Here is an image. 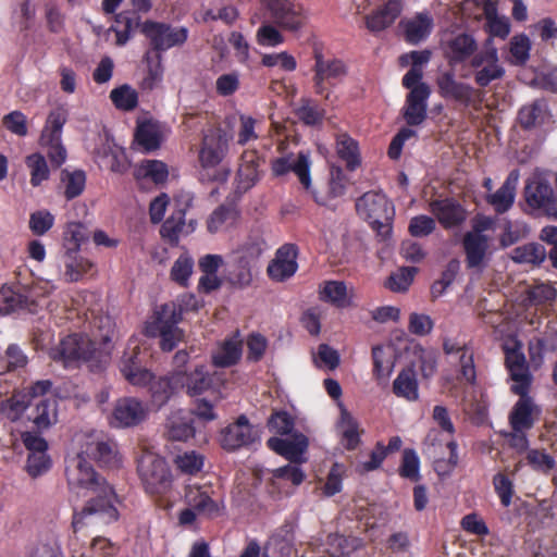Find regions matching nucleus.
I'll return each mask as SVG.
<instances>
[{
    "instance_id": "nucleus-55",
    "label": "nucleus",
    "mask_w": 557,
    "mask_h": 557,
    "mask_svg": "<svg viewBox=\"0 0 557 557\" xmlns=\"http://www.w3.org/2000/svg\"><path fill=\"white\" fill-rule=\"evenodd\" d=\"M62 182L65 185V197L70 200L76 198L83 193L86 183V175L79 170L73 172L63 171Z\"/></svg>"
},
{
    "instance_id": "nucleus-2",
    "label": "nucleus",
    "mask_w": 557,
    "mask_h": 557,
    "mask_svg": "<svg viewBox=\"0 0 557 557\" xmlns=\"http://www.w3.org/2000/svg\"><path fill=\"white\" fill-rule=\"evenodd\" d=\"M97 323L98 334L94 339L77 334L70 335L58 347L50 349V358L61 361L66 368L79 361L89 362L90 368L107 364L116 334L115 325L110 317H99Z\"/></svg>"
},
{
    "instance_id": "nucleus-22",
    "label": "nucleus",
    "mask_w": 557,
    "mask_h": 557,
    "mask_svg": "<svg viewBox=\"0 0 557 557\" xmlns=\"http://www.w3.org/2000/svg\"><path fill=\"white\" fill-rule=\"evenodd\" d=\"M429 210L444 228L458 227L467 219V211L451 198L431 201Z\"/></svg>"
},
{
    "instance_id": "nucleus-54",
    "label": "nucleus",
    "mask_w": 557,
    "mask_h": 557,
    "mask_svg": "<svg viewBox=\"0 0 557 557\" xmlns=\"http://www.w3.org/2000/svg\"><path fill=\"white\" fill-rule=\"evenodd\" d=\"M103 159L106 160L107 166L112 172L122 174L129 168L125 151L120 147H103Z\"/></svg>"
},
{
    "instance_id": "nucleus-13",
    "label": "nucleus",
    "mask_w": 557,
    "mask_h": 557,
    "mask_svg": "<svg viewBox=\"0 0 557 557\" xmlns=\"http://www.w3.org/2000/svg\"><path fill=\"white\" fill-rule=\"evenodd\" d=\"M79 454H83L85 458L94 459L101 466L109 468H115L121 463L116 443L103 436H88Z\"/></svg>"
},
{
    "instance_id": "nucleus-17",
    "label": "nucleus",
    "mask_w": 557,
    "mask_h": 557,
    "mask_svg": "<svg viewBox=\"0 0 557 557\" xmlns=\"http://www.w3.org/2000/svg\"><path fill=\"white\" fill-rule=\"evenodd\" d=\"M144 33L150 39L157 50H166L174 46L183 45L187 39V28L171 27L165 24L147 22Z\"/></svg>"
},
{
    "instance_id": "nucleus-37",
    "label": "nucleus",
    "mask_w": 557,
    "mask_h": 557,
    "mask_svg": "<svg viewBox=\"0 0 557 557\" xmlns=\"http://www.w3.org/2000/svg\"><path fill=\"white\" fill-rule=\"evenodd\" d=\"M238 334L222 342L212 354V362L215 367H231L242 357L243 345Z\"/></svg>"
},
{
    "instance_id": "nucleus-31",
    "label": "nucleus",
    "mask_w": 557,
    "mask_h": 557,
    "mask_svg": "<svg viewBox=\"0 0 557 557\" xmlns=\"http://www.w3.org/2000/svg\"><path fill=\"white\" fill-rule=\"evenodd\" d=\"M492 237L479 233H466L462 239L466 261L469 268H480L490 250Z\"/></svg>"
},
{
    "instance_id": "nucleus-5",
    "label": "nucleus",
    "mask_w": 557,
    "mask_h": 557,
    "mask_svg": "<svg viewBox=\"0 0 557 557\" xmlns=\"http://www.w3.org/2000/svg\"><path fill=\"white\" fill-rule=\"evenodd\" d=\"M182 310L175 302H168L156 309L152 321L146 325L148 336H160L161 348L171 351L182 341L183 332L177 327Z\"/></svg>"
},
{
    "instance_id": "nucleus-51",
    "label": "nucleus",
    "mask_w": 557,
    "mask_h": 557,
    "mask_svg": "<svg viewBox=\"0 0 557 557\" xmlns=\"http://www.w3.org/2000/svg\"><path fill=\"white\" fill-rule=\"evenodd\" d=\"M194 259L188 253H182L173 263L170 277L181 286H187L193 274Z\"/></svg>"
},
{
    "instance_id": "nucleus-59",
    "label": "nucleus",
    "mask_w": 557,
    "mask_h": 557,
    "mask_svg": "<svg viewBox=\"0 0 557 557\" xmlns=\"http://www.w3.org/2000/svg\"><path fill=\"white\" fill-rule=\"evenodd\" d=\"M236 215L237 211L234 207L220 206L208 220L209 232L215 233L220 231L225 223L233 222Z\"/></svg>"
},
{
    "instance_id": "nucleus-34",
    "label": "nucleus",
    "mask_w": 557,
    "mask_h": 557,
    "mask_svg": "<svg viewBox=\"0 0 557 557\" xmlns=\"http://www.w3.org/2000/svg\"><path fill=\"white\" fill-rule=\"evenodd\" d=\"M519 400L513 406L509 421L512 431H527L534 424V414L539 413L537 407L528 394H518Z\"/></svg>"
},
{
    "instance_id": "nucleus-14",
    "label": "nucleus",
    "mask_w": 557,
    "mask_h": 557,
    "mask_svg": "<svg viewBox=\"0 0 557 557\" xmlns=\"http://www.w3.org/2000/svg\"><path fill=\"white\" fill-rule=\"evenodd\" d=\"M438 94L449 100L459 102L462 106H471L475 101L478 90L468 83L460 82L451 71L443 72L436 79Z\"/></svg>"
},
{
    "instance_id": "nucleus-43",
    "label": "nucleus",
    "mask_w": 557,
    "mask_h": 557,
    "mask_svg": "<svg viewBox=\"0 0 557 557\" xmlns=\"http://www.w3.org/2000/svg\"><path fill=\"white\" fill-rule=\"evenodd\" d=\"M337 156L346 163L348 170L354 171L360 165L358 143L348 134H339L336 138Z\"/></svg>"
},
{
    "instance_id": "nucleus-7",
    "label": "nucleus",
    "mask_w": 557,
    "mask_h": 557,
    "mask_svg": "<svg viewBox=\"0 0 557 557\" xmlns=\"http://www.w3.org/2000/svg\"><path fill=\"white\" fill-rule=\"evenodd\" d=\"M69 112L63 106L52 109L41 131L39 144L46 149L51 164L61 166L66 160V149L62 144V131L67 121Z\"/></svg>"
},
{
    "instance_id": "nucleus-61",
    "label": "nucleus",
    "mask_w": 557,
    "mask_h": 557,
    "mask_svg": "<svg viewBox=\"0 0 557 557\" xmlns=\"http://www.w3.org/2000/svg\"><path fill=\"white\" fill-rule=\"evenodd\" d=\"M420 459L413 449H405L399 473L403 478L418 481L420 478Z\"/></svg>"
},
{
    "instance_id": "nucleus-18",
    "label": "nucleus",
    "mask_w": 557,
    "mask_h": 557,
    "mask_svg": "<svg viewBox=\"0 0 557 557\" xmlns=\"http://www.w3.org/2000/svg\"><path fill=\"white\" fill-rule=\"evenodd\" d=\"M263 160L255 150L245 151L240 157V163L235 177V193L238 196L251 189L260 180V165Z\"/></svg>"
},
{
    "instance_id": "nucleus-58",
    "label": "nucleus",
    "mask_w": 557,
    "mask_h": 557,
    "mask_svg": "<svg viewBox=\"0 0 557 557\" xmlns=\"http://www.w3.org/2000/svg\"><path fill=\"white\" fill-rule=\"evenodd\" d=\"M174 461L177 468L187 474H195L203 467V457L194 450L177 455Z\"/></svg>"
},
{
    "instance_id": "nucleus-45",
    "label": "nucleus",
    "mask_w": 557,
    "mask_h": 557,
    "mask_svg": "<svg viewBox=\"0 0 557 557\" xmlns=\"http://www.w3.org/2000/svg\"><path fill=\"white\" fill-rule=\"evenodd\" d=\"M184 388L190 396L200 395L212 385V376L205 367H196L190 373L183 372Z\"/></svg>"
},
{
    "instance_id": "nucleus-47",
    "label": "nucleus",
    "mask_w": 557,
    "mask_h": 557,
    "mask_svg": "<svg viewBox=\"0 0 557 557\" xmlns=\"http://www.w3.org/2000/svg\"><path fill=\"white\" fill-rule=\"evenodd\" d=\"M136 140L146 151H152L161 145V132L160 126L151 121H146L138 124L136 134Z\"/></svg>"
},
{
    "instance_id": "nucleus-38",
    "label": "nucleus",
    "mask_w": 557,
    "mask_h": 557,
    "mask_svg": "<svg viewBox=\"0 0 557 557\" xmlns=\"http://www.w3.org/2000/svg\"><path fill=\"white\" fill-rule=\"evenodd\" d=\"M64 267L62 276L65 282L73 283L79 281L84 274L92 268V263L79 256L77 251L67 249L61 258Z\"/></svg>"
},
{
    "instance_id": "nucleus-30",
    "label": "nucleus",
    "mask_w": 557,
    "mask_h": 557,
    "mask_svg": "<svg viewBox=\"0 0 557 557\" xmlns=\"http://www.w3.org/2000/svg\"><path fill=\"white\" fill-rule=\"evenodd\" d=\"M184 388V375L181 371H173L169 376L152 379L149 384L151 397L159 406L165 404L177 391Z\"/></svg>"
},
{
    "instance_id": "nucleus-60",
    "label": "nucleus",
    "mask_w": 557,
    "mask_h": 557,
    "mask_svg": "<svg viewBox=\"0 0 557 557\" xmlns=\"http://www.w3.org/2000/svg\"><path fill=\"white\" fill-rule=\"evenodd\" d=\"M238 120L239 126L237 131V144L245 146L252 140H257L259 137L256 129L258 121L245 114H240Z\"/></svg>"
},
{
    "instance_id": "nucleus-33",
    "label": "nucleus",
    "mask_w": 557,
    "mask_h": 557,
    "mask_svg": "<svg viewBox=\"0 0 557 557\" xmlns=\"http://www.w3.org/2000/svg\"><path fill=\"white\" fill-rule=\"evenodd\" d=\"M139 349L136 347L129 356H124L121 361L120 370L129 384L138 387L149 386L153 374L140 366L137 359Z\"/></svg>"
},
{
    "instance_id": "nucleus-26",
    "label": "nucleus",
    "mask_w": 557,
    "mask_h": 557,
    "mask_svg": "<svg viewBox=\"0 0 557 557\" xmlns=\"http://www.w3.org/2000/svg\"><path fill=\"white\" fill-rule=\"evenodd\" d=\"M267 444L271 450L285 457L292 463H300L304 461L302 455L308 448V438L301 433H296L288 438L271 437Z\"/></svg>"
},
{
    "instance_id": "nucleus-46",
    "label": "nucleus",
    "mask_w": 557,
    "mask_h": 557,
    "mask_svg": "<svg viewBox=\"0 0 557 557\" xmlns=\"http://www.w3.org/2000/svg\"><path fill=\"white\" fill-rule=\"evenodd\" d=\"M32 419L38 429H48L54 424L58 421L57 400L54 398L39 400L35 405Z\"/></svg>"
},
{
    "instance_id": "nucleus-15",
    "label": "nucleus",
    "mask_w": 557,
    "mask_h": 557,
    "mask_svg": "<svg viewBox=\"0 0 557 557\" xmlns=\"http://www.w3.org/2000/svg\"><path fill=\"white\" fill-rule=\"evenodd\" d=\"M147 414L148 409L140 400L123 397L115 403L110 423L115 428H131L143 422Z\"/></svg>"
},
{
    "instance_id": "nucleus-48",
    "label": "nucleus",
    "mask_w": 557,
    "mask_h": 557,
    "mask_svg": "<svg viewBox=\"0 0 557 557\" xmlns=\"http://www.w3.org/2000/svg\"><path fill=\"white\" fill-rule=\"evenodd\" d=\"M394 393L408 400H416L418 398V383L416 373L412 369L403 370L393 383Z\"/></svg>"
},
{
    "instance_id": "nucleus-23",
    "label": "nucleus",
    "mask_w": 557,
    "mask_h": 557,
    "mask_svg": "<svg viewBox=\"0 0 557 557\" xmlns=\"http://www.w3.org/2000/svg\"><path fill=\"white\" fill-rule=\"evenodd\" d=\"M443 350L447 356L456 359L459 366L461 379L468 383H473L476 377L473 351L466 345L455 338L445 337Z\"/></svg>"
},
{
    "instance_id": "nucleus-8",
    "label": "nucleus",
    "mask_w": 557,
    "mask_h": 557,
    "mask_svg": "<svg viewBox=\"0 0 557 557\" xmlns=\"http://www.w3.org/2000/svg\"><path fill=\"white\" fill-rule=\"evenodd\" d=\"M523 194L527 205L532 210L557 219V197L549 182L541 173H534L527 180Z\"/></svg>"
},
{
    "instance_id": "nucleus-40",
    "label": "nucleus",
    "mask_w": 557,
    "mask_h": 557,
    "mask_svg": "<svg viewBox=\"0 0 557 557\" xmlns=\"http://www.w3.org/2000/svg\"><path fill=\"white\" fill-rule=\"evenodd\" d=\"M320 299L338 308L349 307L352 295L342 281H327L320 286Z\"/></svg>"
},
{
    "instance_id": "nucleus-63",
    "label": "nucleus",
    "mask_w": 557,
    "mask_h": 557,
    "mask_svg": "<svg viewBox=\"0 0 557 557\" xmlns=\"http://www.w3.org/2000/svg\"><path fill=\"white\" fill-rule=\"evenodd\" d=\"M557 292L549 284H539L528 290V300L533 306H541L553 302Z\"/></svg>"
},
{
    "instance_id": "nucleus-12",
    "label": "nucleus",
    "mask_w": 557,
    "mask_h": 557,
    "mask_svg": "<svg viewBox=\"0 0 557 557\" xmlns=\"http://www.w3.org/2000/svg\"><path fill=\"white\" fill-rule=\"evenodd\" d=\"M310 168V154L305 151H300L297 156L287 154L271 161V171L274 176L278 177L294 172L306 189L311 186Z\"/></svg>"
},
{
    "instance_id": "nucleus-52",
    "label": "nucleus",
    "mask_w": 557,
    "mask_h": 557,
    "mask_svg": "<svg viewBox=\"0 0 557 557\" xmlns=\"http://www.w3.org/2000/svg\"><path fill=\"white\" fill-rule=\"evenodd\" d=\"M26 165L30 174V184L34 187L39 186L49 178V168L45 157L40 153H33L26 158Z\"/></svg>"
},
{
    "instance_id": "nucleus-36",
    "label": "nucleus",
    "mask_w": 557,
    "mask_h": 557,
    "mask_svg": "<svg viewBox=\"0 0 557 557\" xmlns=\"http://www.w3.org/2000/svg\"><path fill=\"white\" fill-rule=\"evenodd\" d=\"M403 11L399 0H389L381 9L366 17L367 28L372 32H381L391 26Z\"/></svg>"
},
{
    "instance_id": "nucleus-39",
    "label": "nucleus",
    "mask_w": 557,
    "mask_h": 557,
    "mask_svg": "<svg viewBox=\"0 0 557 557\" xmlns=\"http://www.w3.org/2000/svg\"><path fill=\"white\" fill-rule=\"evenodd\" d=\"M362 545V540L358 537L332 534L327 539V548L322 557H351Z\"/></svg>"
},
{
    "instance_id": "nucleus-35",
    "label": "nucleus",
    "mask_w": 557,
    "mask_h": 557,
    "mask_svg": "<svg viewBox=\"0 0 557 557\" xmlns=\"http://www.w3.org/2000/svg\"><path fill=\"white\" fill-rule=\"evenodd\" d=\"M446 448L449 450V457L447 460L440 458L438 445L435 443V435L432 433L428 435L425 454L433 459L434 470L438 474L449 473L458 462L457 444L449 440L446 443Z\"/></svg>"
},
{
    "instance_id": "nucleus-57",
    "label": "nucleus",
    "mask_w": 557,
    "mask_h": 557,
    "mask_svg": "<svg viewBox=\"0 0 557 557\" xmlns=\"http://www.w3.org/2000/svg\"><path fill=\"white\" fill-rule=\"evenodd\" d=\"M416 272V268H401L387 278L385 285L393 292H405L411 285Z\"/></svg>"
},
{
    "instance_id": "nucleus-11",
    "label": "nucleus",
    "mask_w": 557,
    "mask_h": 557,
    "mask_svg": "<svg viewBox=\"0 0 557 557\" xmlns=\"http://www.w3.org/2000/svg\"><path fill=\"white\" fill-rule=\"evenodd\" d=\"M313 59V83L317 94L322 95L326 90V84L334 85L347 74V67L342 60L324 55L321 49H314Z\"/></svg>"
},
{
    "instance_id": "nucleus-4",
    "label": "nucleus",
    "mask_w": 557,
    "mask_h": 557,
    "mask_svg": "<svg viewBox=\"0 0 557 557\" xmlns=\"http://www.w3.org/2000/svg\"><path fill=\"white\" fill-rule=\"evenodd\" d=\"M137 472L149 494H165L172 486V473L166 461L149 447H140Z\"/></svg>"
},
{
    "instance_id": "nucleus-1",
    "label": "nucleus",
    "mask_w": 557,
    "mask_h": 557,
    "mask_svg": "<svg viewBox=\"0 0 557 557\" xmlns=\"http://www.w3.org/2000/svg\"><path fill=\"white\" fill-rule=\"evenodd\" d=\"M66 478L70 488L78 496H86L88 493L95 495L74 515V532L85 528L97 529L117 520L116 496L113 488L99 478L83 454L78 453L69 461Z\"/></svg>"
},
{
    "instance_id": "nucleus-44",
    "label": "nucleus",
    "mask_w": 557,
    "mask_h": 557,
    "mask_svg": "<svg viewBox=\"0 0 557 557\" xmlns=\"http://www.w3.org/2000/svg\"><path fill=\"white\" fill-rule=\"evenodd\" d=\"M337 429L342 435L343 445L347 449H355L360 441L359 424L345 408H342Z\"/></svg>"
},
{
    "instance_id": "nucleus-64",
    "label": "nucleus",
    "mask_w": 557,
    "mask_h": 557,
    "mask_svg": "<svg viewBox=\"0 0 557 557\" xmlns=\"http://www.w3.org/2000/svg\"><path fill=\"white\" fill-rule=\"evenodd\" d=\"M110 98L119 109L132 110L137 106V94L128 86L113 89Z\"/></svg>"
},
{
    "instance_id": "nucleus-16",
    "label": "nucleus",
    "mask_w": 557,
    "mask_h": 557,
    "mask_svg": "<svg viewBox=\"0 0 557 557\" xmlns=\"http://www.w3.org/2000/svg\"><path fill=\"white\" fill-rule=\"evenodd\" d=\"M517 122L522 129L534 131L550 125L554 121L547 101L539 98L519 109Z\"/></svg>"
},
{
    "instance_id": "nucleus-32",
    "label": "nucleus",
    "mask_w": 557,
    "mask_h": 557,
    "mask_svg": "<svg viewBox=\"0 0 557 557\" xmlns=\"http://www.w3.org/2000/svg\"><path fill=\"white\" fill-rule=\"evenodd\" d=\"M400 25L404 28L406 40L412 45H417L429 37L433 29L434 22L431 14L424 11L401 21Z\"/></svg>"
},
{
    "instance_id": "nucleus-50",
    "label": "nucleus",
    "mask_w": 557,
    "mask_h": 557,
    "mask_svg": "<svg viewBox=\"0 0 557 557\" xmlns=\"http://www.w3.org/2000/svg\"><path fill=\"white\" fill-rule=\"evenodd\" d=\"M546 251L539 244H528L517 247L512 250L511 259L516 263H533L539 264L544 261Z\"/></svg>"
},
{
    "instance_id": "nucleus-49",
    "label": "nucleus",
    "mask_w": 557,
    "mask_h": 557,
    "mask_svg": "<svg viewBox=\"0 0 557 557\" xmlns=\"http://www.w3.org/2000/svg\"><path fill=\"white\" fill-rule=\"evenodd\" d=\"M169 175L168 166L159 160L144 161L136 170L137 178H149L154 184H161L166 181Z\"/></svg>"
},
{
    "instance_id": "nucleus-27",
    "label": "nucleus",
    "mask_w": 557,
    "mask_h": 557,
    "mask_svg": "<svg viewBox=\"0 0 557 557\" xmlns=\"http://www.w3.org/2000/svg\"><path fill=\"white\" fill-rule=\"evenodd\" d=\"M297 248L294 245L282 246L275 255L274 260L268 267V273L274 281L282 282L295 274L297 271Z\"/></svg>"
},
{
    "instance_id": "nucleus-9",
    "label": "nucleus",
    "mask_w": 557,
    "mask_h": 557,
    "mask_svg": "<svg viewBox=\"0 0 557 557\" xmlns=\"http://www.w3.org/2000/svg\"><path fill=\"white\" fill-rule=\"evenodd\" d=\"M233 135L222 127H211L203 133L199 162L203 169L218 166L228 153Z\"/></svg>"
},
{
    "instance_id": "nucleus-25",
    "label": "nucleus",
    "mask_w": 557,
    "mask_h": 557,
    "mask_svg": "<svg viewBox=\"0 0 557 557\" xmlns=\"http://www.w3.org/2000/svg\"><path fill=\"white\" fill-rule=\"evenodd\" d=\"M506 366L515 382L511 391L515 394H528L532 381L524 355L519 349H506Z\"/></svg>"
},
{
    "instance_id": "nucleus-41",
    "label": "nucleus",
    "mask_w": 557,
    "mask_h": 557,
    "mask_svg": "<svg viewBox=\"0 0 557 557\" xmlns=\"http://www.w3.org/2000/svg\"><path fill=\"white\" fill-rule=\"evenodd\" d=\"M27 309L29 311V299L25 296L24 289L3 285L0 288V314Z\"/></svg>"
},
{
    "instance_id": "nucleus-29",
    "label": "nucleus",
    "mask_w": 557,
    "mask_h": 557,
    "mask_svg": "<svg viewBox=\"0 0 557 557\" xmlns=\"http://www.w3.org/2000/svg\"><path fill=\"white\" fill-rule=\"evenodd\" d=\"M132 4V11H124L116 15L115 22L119 26H123L122 29L114 28L116 33V44L123 46L129 39L131 30L138 25L137 13L148 12L151 8L150 0H129Z\"/></svg>"
},
{
    "instance_id": "nucleus-3",
    "label": "nucleus",
    "mask_w": 557,
    "mask_h": 557,
    "mask_svg": "<svg viewBox=\"0 0 557 557\" xmlns=\"http://www.w3.org/2000/svg\"><path fill=\"white\" fill-rule=\"evenodd\" d=\"M485 28L488 37L484 40L482 49L471 60L473 79L476 86L484 88L492 82L502 79L505 76V67L500 63L498 49L494 38L506 39L510 34V22L507 16L498 15V12L485 17Z\"/></svg>"
},
{
    "instance_id": "nucleus-24",
    "label": "nucleus",
    "mask_w": 557,
    "mask_h": 557,
    "mask_svg": "<svg viewBox=\"0 0 557 557\" xmlns=\"http://www.w3.org/2000/svg\"><path fill=\"white\" fill-rule=\"evenodd\" d=\"M430 95L431 88L429 85H420L407 95L403 112L404 119L409 126L420 125L426 119Z\"/></svg>"
},
{
    "instance_id": "nucleus-21",
    "label": "nucleus",
    "mask_w": 557,
    "mask_h": 557,
    "mask_svg": "<svg viewBox=\"0 0 557 557\" xmlns=\"http://www.w3.org/2000/svg\"><path fill=\"white\" fill-rule=\"evenodd\" d=\"M478 42L470 34H458L444 44V57L450 66H456L479 53Z\"/></svg>"
},
{
    "instance_id": "nucleus-42",
    "label": "nucleus",
    "mask_w": 557,
    "mask_h": 557,
    "mask_svg": "<svg viewBox=\"0 0 557 557\" xmlns=\"http://www.w3.org/2000/svg\"><path fill=\"white\" fill-rule=\"evenodd\" d=\"M194 228L186 225L183 210L175 211L162 225L161 236L171 245H177L182 235L188 234Z\"/></svg>"
},
{
    "instance_id": "nucleus-62",
    "label": "nucleus",
    "mask_w": 557,
    "mask_h": 557,
    "mask_svg": "<svg viewBox=\"0 0 557 557\" xmlns=\"http://www.w3.org/2000/svg\"><path fill=\"white\" fill-rule=\"evenodd\" d=\"M251 278L252 275L249 262L236 258V263L232 265L228 272L230 282L235 286L245 287L250 284Z\"/></svg>"
},
{
    "instance_id": "nucleus-20",
    "label": "nucleus",
    "mask_w": 557,
    "mask_h": 557,
    "mask_svg": "<svg viewBox=\"0 0 557 557\" xmlns=\"http://www.w3.org/2000/svg\"><path fill=\"white\" fill-rule=\"evenodd\" d=\"M212 494L213 490L210 484H189L185 498L188 506L194 508L198 515L212 518L219 516L222 509L220 503L213 499Z\"/></svg>"
},
{
    "instance_id": "nucleus-10",
    "label": "nucleus",
    "mask_w": 557,
    "mask_h": 557,
    "mask_svg": "<svg viewBox=\"0 0 557 557\" xmlns=\"http://www.w3.org/2000/svg\"><path fill=\"white\" fill-rule=\"evenodd\" d=\"M274 24L287 32L300 30L307 20L306 11L290 0H261Z\"/></svg>"
},
{
    "instance_id": "nucleus-28",
    "label": "nucleus",
    "mask_w": 557,
    "mask_h": 557,
    "mask_svg": "<svg viewBox=\"0 0 557 557\" xmlns=\"http://www.w3.org/2000/svg\"><path fill=\"white\" fill-rule=\"evenodd\" d=\"M519 177V171L512 170L506 177L503 185L496 191L490 193L487 195L486 201L494 208L497 213H505L512 207L516 198Z\"/></svg>"
},
{
    "instance_id": "nucleus-19",
    "label": "nucleus",
    "mask_w": 557,
    "mask_h": 557,
    "mask_svg": "<svg viewBox=\"0 0 557 557\" xmlns=\"http://www.w3.org/2000/svg\"><path fill=\"white\" fill-rule=\"evenodd\" d=\"M258 437L257 431L249 423L245 416L222 430L220 443L224 449L235 450L243 446L250 445Z\"/></svg>"
},
{
    "instance_id": "nucleus-53",
    "label": "nucleus",
    "mask_w": 557,
    "mask_h": 557,
    "mask_svg": "<svg viewBox=\"0 0 557 557\" xmlns=\"http://www.w3.org/2000/svg\"><path fill=\"white\" fill-rule=\"evenodd\" d=\"M531 41L524 34L513 36L509 41L510 62L523 65L530 57Z\"/></svg>"
},
{
    "instance_id": "nucleus-56",
    "label": "nucleus",
    "mask_w": 557,
    "mask_h": 557,
    "mask_svg": "<svg viewBox=\"0 0 557 557\" xmlns=\"http://www.w3.org/2000/svg\"><path fill=\"white\" fill-rule=\"evenodd\" d=\"M295 113L296 116L306 125H317L321 123L323 119V111L308 99H301Z\"/></svg>"
},
{
    "instance_id": "nucleus-6",
    "label": "nucleus",
    "mask_w": 557,
    "mask_h": 557,
    "mask_svg": "<svg viewBox=\"0 0 557 557\" xmlns=\"http://www.w3.org/2000/svg\"><path fill=\"white\" fill-rule=\"evenodd\" d=\"M358 214L367 220L371 227L383 238L392 232L394 207L386 196L377 191H369L356 202Z\"/></svg>"
}]
</instances>
